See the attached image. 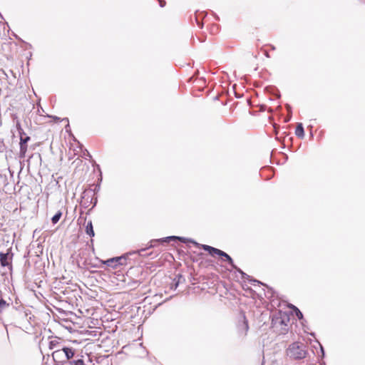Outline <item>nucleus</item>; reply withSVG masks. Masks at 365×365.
<instances>
[{
  "mask_svg": "<svg viewBox=\"0 0 365 365\" xmlns=\"http://www.w3.org/2000/svg\"><path fill=\"white\" fill-rule=\"evenodd\" d=\"M286 354L288 357L294 360H301L306 358L307 351L306 346L299 341H294L289 345L286 350Z\"/></svg>",
  "mask_w": 365,
  "mask_h": 365,
  "instance_id": "obj_1",
  "label": "nucleus"
},
{
  "mask_svg": "<svg viewBox=\"0 0 365 365\" xmlns=\"http://www.w3.org/2000/svg\"><path fill=\"white\" fill-rule=\"evenodd\" d=\"M290 321L289 314L287 312L279 311L272 317V327H277L278 326L287 327Z\"/></svg>",
  "mask_w": 365,
  "mask_h": 365,
  "instance_id": "obj_2",
  "label": "nucleus"
},
{
  "mask_svg": "<svg viewBox=\"0 0 365 365\" xmlns=\"http://www.w3.org/2000/svg\"><path fill=\"white\" fill-rule=\"evenodd\" d=\"M158 241L159 244L162 245H165V244H169L171 242L180 241L183 243L190 242V243L193 244L195 247H200V243H198L193 239L186 238L184 237L175 236V235L162 237V238L158 239Z\"/></svg>",
  "mask_w": 365,
  "mask_h": 365,
  "instance_id": "obj_3",
  "label": "nucleus"
},
{
  "mask_svg": "<svg viewBox=\"0 0 365 365\" xmlns=\"http://www.w3.org/2000/svg\"><path fill=\"white\" fill-rule=\"evenodd\" d=\"M198 247L207 252L212 257L218 256L222 261H225L226 257H230L225 252L207 245L200 244V247Z\"/></svg>",
  "mask_w": 365,
  "mask_h": 365,
  "instance_id": "obj_4",
  "label": "nucleus"
},
{
  "mask_svg": "<svg viewBox=\"0 0 365 365\" xmlns=\"http://www.w3.org/2000/svg\"><path fill=\"white\" fill-rule=\"evenodd\" d=\"M13 252L11 249H8L6 252H0V264L3 267H9L10 270L12 269V258Z\"/></svg>",
  "mask_w": 365,
  "mask_h": 365,
  "instance_id": "obj_5",
  "label": "nucleus"
},
{
  "mask_svg": "<svg viewBox=\"0 0 365 365\" xmlns=\"http://www.w3.org/2000/svg\"><path fill=\"white\" fill-rule=\"evenodd\" d=\"M158 245H160L158 241V239L151 240L148 242V245L146 247L133 251V253H138V255L142 256V257L152 256L153 255V252L147 253V252H145V251L150 248L155 247Z\"/></svg>",
  "mask_w": 365,
  "mask_h": 365,
  "instance_id": "obj_6",
  "label": "nucleus"
},
{
  "mask_svg": "<svg viewBox=\"0 0 365 365\" xmlns=\"http://www.w3.org/2000/svg\"><path fill=\"white\" fill-rule=\"evenodd\" d=\"M51 356L54 362L58 365H63V364L66 361L65 354L61 350V347L53 351Z\"/></svg>",
  "mask_w": 365,
  "mask_h": 365,
  "instance_id": "obj_7",
  "label": "nucleus"
},
{
  "mask_svg": "<svg viewBox=\"0 0 365 365\" xmlns=\"http://www.w3.org/2000/svg\"><path fill=\"white\" fill-rule=\"evenodd\" d=\"M61 350L65 354V360H71L75 358L77 354V350L71 346H63L61 347Z\"/></svg>",
  "mask_w": 365,
  "mask_h": 365,
  "instance_id": "obj_8",
  "label": "nucleus"
},
{
  "mask_svg": "<svg viewBox=\"0 0 365 365\" xmlns=\"http://www.w3.org/2000/svg\"><path fill=\"white\" fill-rule=\"evenodd\" d=\"M83 358V355L77 354V356L75 358L69 361L66 360L63 365H86Z\"/></svg>",
  "mask_w": 365,
  "mask_h": 365,
  "instance_id": "obj_9",
  "label": "nucleus"
},
{
  "mask_svg": "<svg viewBox=\"0 0 365 365\" xmlns=\"http://www.w3.org/2000/svg\"><path fill=\"white\" fill-rule=\"evenodd\" d=\"M120 257H111L109 258L105 261H103V263L106 264L107 267H111L113 269H116L118 267L120 266Z\"/></svg>",
  "mask_w": 365,
  "mask_h": 365,
  "instance_id": "obj_10",
  "label": "nucleus"
},
{
  "mask_svg": "<svg viewBox=\"0 0 365 365\" xmlns=\"http://www.w3.org/2000/svg\"><path fill=\"white\" fill-rule=\"evenodd\" d=\"M289 307L293 311L297 319L301 321L302 324L304 326V323L307 321L304 319V315L299 308L292 304L289 305Z\"/></svg>",
  "mask_w": 365,
  "mask_h": 365,
  "instance_id": "obj_11",
  "label": "nucleus"
},
{
  "mask_svg": "<svg viewBox=\"0 0 365 365\" xmlns=\"http://www.w3.org/2000/svg\"><path fill=\"white\" fill-rule=\"evenodd\" d=\"M206 15H207V14L205 11H200V12H199L198 11H195V22H196L197 26L200 29L203 28V23L201 21V19H202L205 16H206Z\"/></svg>",
  "mask_w": 365,
  "mask_h": 365,
  "instance_id": "obj_12",
  "label": "nucleus"
},
{
  "mask_svg": "<svg viewBox=\"0 0 365 365\" xmlns=\"http://www.w3.org/2000/svg\"><path fill=\"white\" fill-rule=\"evenodd\" d=\"M92 192H93L92 190H90L88 192H83V200L82 203L85 207H87L91 204V202H93V199L91 197Z\"/></svg>",
  "mask_w": 365,
  "mask_h": 365,
  "instance_id": "obj_13",
  "label": "nucleus"
},
{
  "mask_svg": "<svg viewBox=\"0 0 365 365\" xmlns=\"http://www.w3.org/2000/svg\"><path fill=\"white\" fill-rule=\"evenodd\" d=\"M185 279L182 274H178L175 275V278L173 279V282L170 284V289H176L177 287L179 286L180 283H181L182 281L184 282Z\"/></svg>",
  "mask_w": 365,
  "mask_h": 365,
  "instance_id": "obj_14",
  "label": "nucleus"
},
{
  "mask_svg": "<svg viewBox=\"0 0 365 365\" xmlns=\"http://www.w3.org/2000/svg\"><path fill=\"white\" fill-rule=\"evenodd\" d=\"M28 145L27 143L19 142V158L20 160L26 158V153L27 151Z\"/></svg>",
  "mask_w": 365,
  "mask_h": 365,
  "instance_id": "obj_15",
  "label": "nucleus"
},
{
  "mask_svg": "<svg viewBox=\"0 0 365 365\" xmlns=\"http://www.w3.org/2000/svg\"><path fill=\"white\" fill-rule=\"evenodd\" d=\"M295 135L299 138H303L304 137V129L302 123H298L295 128Z\"/></svg>",
  "mask_w": 365,
  "mask_h": 365,
  "instance_id": "obj_16",
  "label": "nucleus"
},
{
  "mask_svg": "<svg viewBox=\"0 0 365 365\" xmlns=\"http://www.w3.org/2000/svg\"><path fill=\"white\" fill-rule=\"evenodd\" d=\"M264 287H267V291H264V297L268 298V299H272L275 297H277L276 294V292L270 287L267 286V284H264Z\"/></svg>",
  "mask_w": 365,
  "mask_h": 365,
  "instance_id": "obj_17",
  "label": "nucleus"
},
{
  "mask_svg": "<svg viewBox=\"0 0 365 365\" xmlns=\"http://www.w3.org/2000/svg\"><path fill=\"white\" fill-rule=\"evenodd\" d=\"M52 338H54V339L51 340L48 343V349H53L55 348H61L59 340L61 339L58 336H52Z\"/></svg>",
  "mask_w": 365,
  "mask_h": 365,
  "instance_id": "obj_18",
  "label": "nucleus"
},
{
  "mask_svg": "<svg viewBox=\"0 0 365 365\" xmlns=\"http://www.w3.org/2000/svg\"><path fill=\"white\" fill-rule=\"evenodd\" d=\"M85 232L86 235H88L89 237H93L95 236V232L93 230V226L91 220H89L87 222V225L85 227Z\"/></svg>",
  "mask_w": 365,
  "mask_h": 365,
  "instance_id": "obj_19",
  "label": "nucleus"
},
{
  "mask_svg": "<svg viewBox=\"0 0 365 365\" xmlns=\"http://www.w3.org/2000/svg\"><path fill=\"white\" fill-rule=\"evenodd\" d=\"M232 269L235 271V273H239L241 275V278L242 279H248L250 275L244 272L240 268H239L235 264V266L231 267Z\"/></svg>",
  "mask_w": 365,
  "mask_h": 365,
  "instance_id": "obj_20",
  "label": "nucleus"
},
{
  "mask_svg": "<svg viewBox=\"0 0 365 365\" xmlns=\"http://www.w3.org/2000/svg\"><path fill=\"white\" fill-rule=\"evenodd\" d=\"M135 253H133V251L129 252L128 253H125L124 255H122L121 256H119L118 257H120V266L125 265L127 264V260L128 259V257L132 255H135Z\"/></svg>",
  "mask_w": 365,
  "mask_h": 365,
  "instance_id": "obj_21",
  "label": "nucleus"
},
{
  "mask_svg": "<svg viewBox=\"0 0 365 365\" xmlns=\"http://www.w3.org/2000/svg\"><path fill=\"white\" fill-rule=\"evenodd\" d=\"M242 324L240 326L242 327V329L245 333H247V331L249 329V324H248V320L247 319L244 312H242Z\"/></svg>",
  "mask_w": 365,
  "mask_h": 365,
  "instance_id": "obj_22",
  "label": "nucleus"
},
{
  "mask_svg": "<svg viewBox=\"0 0 365 365\" xmlns=\"http://www.w3.org/2000/svg\"><path fill=\"white\" fill-rule=\"evenodd\" d=\"M62 217V212L61 210H58V212H56V213L51 217V222L53 224V225H56L58 221L59 220L61 219V217Z\"/></svg>",
  "mask_w": 365,
  "mask_h": 365,
  "instance_id": "obj_23",
  "label": "nucleus"
},
{
  "mask_svg": "<svg viewBox=\"0 0 365 365\" xmlns=\"http://www.w3.org/2000/svg\"><path fill=\"white\" fill-rule=\"evenodd\" d=\"M32 159H36L37 160H39L40 162L41 161V154L38 153H33L31 154L29 158L26 160L28 164L29 165L30 163H31V160Z\"/></svg>",
  "mask_w": 365,
  "mask_h": 365,
  "instance_id": "obj_24",
  "label": "nucleus"
},
{
  "mask_svg": "<svg viewBox=\"0 0 365 365\" xmlns=\"http://www.w3.org/2000/svg\"><path fill=\"white\" fill-rule=\"evenodd\" d=\"M247 280L249 281V282L252 284V285H254L255 286L256 284H258V285H264V283L256 279H254L253 277H252L251 276H250V277L248 279H246Z\"/></svg>",
  "mask_w": 365,
  "mask_h": 365,
  "instance_id": "obj_25",
  "label": "nucleus"
},
{
  "mask_svg": "<svg viewBox=\"0 0 365 365\" xmlns=\"http://www.w3.org/2000/svg\"><path fill=\"white\" fill-rule=\"evenodd\" d=\"M285 108H286V109L287 110V113H288V116L285 119V122H288V121H289L291 120L292 115V106L289 104L287 103L285 105Z\"/></svg>",
  "mask_w": 365,
  "mask_h": 365,
  "instance_id": "obj_26",
  "label": "nucleus"
},
{
  "mask_svg": "<svg viewBox=\"0 0 365 365\" xmlns=\"http://www.w3.org/2000/svg\"><path fill=\"white\" fill-rule=\"evenodd\" d=\"M96 168H97V169L99 170V172H100V178H98V184L96 185V188H95V191H98V190H99V189H100V183H101V182L102 181V173H101V168H100V165H99L96 164Z\"/></svg>",
  "mask_w": 365,
  "mask_h": 365,
  "instance_id": "obj_27",
  "label": "nucleus"
},
{
  "mask_svg": "<svg viewBox=\"0 0 365 365\" xmlns=\"http://www.w3.org/2000/svg\"><path fill=\"white\" fill-rule=\"evenodd\" d=\"M9 307V303H7L4 299H0V312L4 310L6 307Z\"/></svg>",
  "mask_w": 365,
  "mask_h": 365,
  "instance_id": "obj_28",
  "label": "nucleus"
},
{
  "mask_svg": "<svg viewBox=\"0 0 365 365\" xmlns=\"http://www.w3.org/2000/svg\"><path fill=\"white\" fill-rule=\"evenodd\" d=\"M16 128H17V130H18V133L19 135V139L21 138V136H24V135H26V133L24 132V129L21 128L20 123L17 122Z\"/></svg>",
  "mask_w": 365,
  "mask_h": 365,
  "instance_id": "obj_29",
  "label": "nucleus"
},
{
  "mask_svg": "<svg viewBox=\"0 0 365 365\" xmlns=\"http://www.w3.org/2000/svg\"><path fill=\"white\" fill-rule=\"evenodd\" d=\"M91 197L93 199V202H91V204H93L92 207L89 210L91 211L93 207H95L98 202V198L96 196H95V193H91Z\"/></svg>",
  "mask_w": 365,
  "mask_h": 365,
  "instance_id": "obj_30",
  "label": "nucleus"
},
{
  "mask_svg": "<svg viewBox=\"0 0 365 365\" xmlns=\"http://www.w3.org/2000/svg\"><path fill=\"white\" fill-rule=\"evenodd\" d=\"M19 140V142L28 143V142L31 140V138L27 135H24V136H21V138Z\"/></svg>",
  "mask_w": 365,
  "mask_h": 365,
  "instance_id": "obj_31",
  "label": "nucleus"
},
{
  "mask_svg": "<svg viewBox=\"0 0 365 365\" xmlns=\"http://www.w3.org/2000/svg\"><path fill=\"white\" fill-rule=\"evenodd\" d=\"M224 262H227V264L230 266V267H232V266H235V263H234V261L232 259V258L230 256V257H226V259L224 261Z\"/></svg>",
  "mask_w": 365,
  "mask_h": 365,
  "instance_id": "obj_32",
  "label": "nucleus"
},
{
  "mask_svg": "<svg viewBox=\"0 0 365 365\" xmlns=\"http://www.w3.org/2000/svg\"><path fill=\"white\" fill-rule=\"evenodd\" d=\"M6 146L4 145L3 141L0 142V153L6 152Z\"/></svg>",
  "mask_w": 365,
  "mask_h": 365,
  "instance_id": "obj_33",
  "label": "nucleus"
},
{
  "mask_svg": "<svg viewBox=\"0 0 365 365\" xmlns=\"http://www.w3.org/2000/svg\"><path fill=\"white\" fill-rule=\"evenodd\" d=\"M218 30V26L216 24H213L211 28V33L214 34L215 32H217Z\"/></svg>",
  "mask_w": 365,
  "mask_h": 365,
  "instance_id": "obj_34",
  "label": "nucleus"
},
{
  "mask_svg": "<svg viewBox=\"0 0 365 365\" xmlns=\"http://www.w3.org/2000/svg\"><path fill=\"white\" fill-rule=\"evenodd\" d=\"M319 346H320V351H321V354H322L321 357L324 358V356H325L324 349L322 344H319Z\"/></svg>",
  "mask_w": 365,
  "mask_h": 365,
  "instance_id": "obj_35",
  "label": "nucleus"
},
{
  "mask_svg": "<svg viewBox=\"0 0 365 365\" xmlns=\"http://www.w3.org/2000/svg\"><path fill=\"white\" fill-rule=\"evenodd\" d=\"M50 118H52L55 122H60L61 121V118L58 116H56V115H51V116H49Z\"/></svg>",
  "mask_w": 365,
  "mask_h": 365,
  "instance_id": "obj_36",
  "label": "nucleus"
},
{
  "mask_svg": "<svg viewBox=\"0 0 365 365\" xmlns=\"http://www.w3.org/2000/svg\"><path fill=\"white\" fill-rule=\"evenodd\" d=\"M13 36L15 37V38H16V39H17V40H19V41H21V42H23V43H26V42H25V41H23V40H22V39H21L19 36H17L16 34H13ZM26 44H28V43H26Z\"/></svg>",
  "mask_w": 365,
  "mask_h": 365,
  "instance_id": "obj_37",
  "label": "nucleus"
},
{
  "mask_svg": "<svg viewBox=\"0 0 365 365\" xmlns=\"http://www.w3.org/2000/svg\"><path fill=\"white\" fill-rule=\"evenodd\" d=\"M165 1L161 0L159 1V5L160 7H164L165 6Z\"/></svg>",
  "mask_w": 365,
  "mask_h": 365,
  "instance_id": "obj_38",
  "label": "nucleus"
},
{
  "mask_svg": "<svg viewBox=\"0 0 365 365\" xmlns=\"http://www.w3.org/2000/svg\"><path fill=\"white\" fill-rule=\"evenodd\" d=\"M84 155L87 156V157H88L90 158H92L91 155L89 153V152L86 149L85 150Z\"/></svg>",
  "mask_w": 365,
  "mask_h": 365,
  "instance_id": "obj_39",
  "label": "nucleus"
},
{
  "mask_svg": "<svg viewBox=\"0 0 365 365\" xmlns=\"http://www.w3.org/2000/svg\"><path fill=\"white\" fill-rule=\"evenodd\" d=\"M66 132H71L70 125L69 123H67V125L65 127Z\"/></svg>",
  "mask_w": 365,
  "mask_h": 365,
  "instance_id": "obj_40",
  "label": "nucleus"
},
{
  "mask_svg": "<svg viewBox=\"0 0 365 365\" xmlns=\"http://www.w3.org/2000/svg\"><path fill=\"white\" fill-rule=\"evenodd\" d=\"M266 108V106L265 105H261L260 106V110L262 111H264Z\"/></svg>",
  "mask_w": 365,
  "mask_h": 365,
  "instance_id": "obj_41",
  "label": "nucleus"
},
{
  "mask_svg": "<svg viewBox=\"0 0 365 365\" xmlns=\"http://www.w3.org/2000/svg\"><path fill=\"white\" fill-rule=\"evenodd\" d=\"M235 96L237 98H240L242 97V95L237 94L235 91Z\"/></svg>",
  "mask_w": 365,
  "mask_h": 365,
  "instance_id": "obj_42",
  "label": "nucleus"
},
{
  "mask_svg": "<svg viewBox=\"0 0 365 365\" xmlns=\"http://www.w3.org/2000/svg\"><path fill=\"white\" fill-rule=\"evenodd\" d=\"M61 120L66 121L68 123H68V118H63Z\"/></svg>",
  "mask_w": 365,
  "mask_h": 365,
  "instance_id": "obj_43",
  "label": "nucleus"
},
{
  "mask_svg": "<svg viewBox=\"0 0 365 365\" xmlns=\"http://www.w3.org/2000/svg\"><path fill=\"white\" fill-rule=\"evenodd\" d=\"M270 46H271V49H272V50H275V46H274L271 45Z\"/></svg>",
  "mask_w": 365,
  "mask_h": 365,
  "instance_id": "obj_44",
  "label": "nucleus"
},
{
  "mask_svg": "<svg viewBox=\"0 0 365 365\" xmlns=\"http://www.w3.org/2000/svg\"><path fill=\"white\" fill-rule=\"evenodd\" d=\"M310 136H311V138L314 137V134H313L312 131L310 132Z\"/></svg>",
  "mask_w": 365,
  "mask_h": 365,
  "instance_id": "obj_45",
  "label": "nucleus"
},
{
  "mask_svg": "<svg viewBox=\"0 0 365 365\" xmlns=\"http://www.w3.org/2000/svg\"><path fill=\"white\" fill-rule=\"evenodd\" d=\"M247 289H248V290H250L251 292H255V291H253V290H252V289H251V288H248Z\"/></svg>",
  "mask_w": 365,
  "mask_h": 365,
  "instance_id": "obj_46",
  "label": "nucleus"
},
{
  "mask_svg": "<svg viewBox=\"0 0 365 365\" xmlns=\"http://www.w3.org/2000/svg\"><path fill=\"white\" fill-rule=\"evenodd\" d=\"M78 224H81V222H82L81 220V219H78Z\"/></svg>",
  "mask_w": 365,
  "mask_h": 365,
  "instance_id": "obj_47",
  "label": "nucleus"
},
{
  "mask_svg": "<svg viewBox=\"0 0 365 365\" xmlns=\"http://www.w3.org/2000/svg\"><path fill=\"white\" fill-rule=\"evenodd\" d=\"M215 19H216L217 20H219V17H218L216 14H215Z\"/></svg>",
  "mask_w": 365,
  "mask_h": 365,
  "instance_id": "obj_48",
  "label": "nucleus"
},
{
  "mask_svg": "<svg viewBox=\"0 0 365 365\" xmlns=\"http://www.w3.org/2000/svg\"><path fill=\"white\" fill-rule=\"evenodd\" d=\"M158 255V253H155V255H154V257H157ZM152 258H153V257Z\"/></svg>",
  "mask_w": 365,
  "mask_h": 365,
  "instance_id": "obj_49",
  "label": "nucleus"
},
{
  "mask_svg": "<svg viewBox=\"0 0 365 365\" xmlns=\"http://www.w3.org/2000/svg\"><path fill=\"white\" fill-rule=\"evenodd\" d=\"M277 93H278L277 97H280V94H279V91H277Z\"/></svg>",
  "mask_w": 365,
  "mask_h": 365,
  "instance_id": "obj_50",
  "label": "nucleus"
},
{
  "mask_svg": "<svg viewBox=\"0 0 365 365\" xmlns=\"http://www.w3.org/2000/svg\"><path fill=\"white\" fill-rule=\"evenodd\" d=\"M310 334H311L312 336H314V335H315V334H314V332H313V333H311Z\"/></svg>",
  "mask_w": 365,
  "mask_h": 365,
  "instance_id": "obj_51",
  "label": "nucleus"
},
{
  "mask_svg": "<svg viewBox=\"0 0 365 365\" xmlns=\"http://www.w3.org/2000/svg\"><path fill=\"white\" fill-rule=\"evenodd\" d=\"M0 178H2L1 175H0Z\"/></svg>",
  "mask_w": 365,
  "mask_h": 365,
  "instance_id": "obj_52",
  "label": "nucleus"
}]
</instances>
